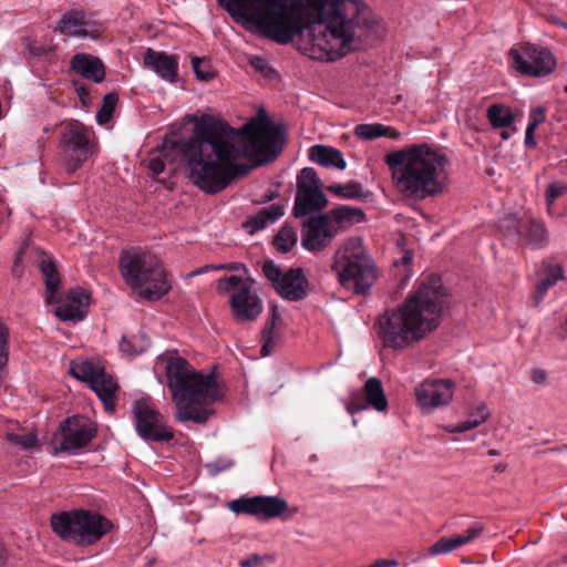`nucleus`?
<instances>
[{"instance_id": "393cba45", "label": "nucleus", "mask_w": 567, "mask_h": 567, "mask_svg": "<svg viewBox=\"0 0 567 567\" xmlns=\"http://www.w3.org/2000/svg\"><path fill=\"white\" fill-rule=\"evenodd\" d=\"M144 65L168 82H175L178 70V58L163 51L147 49Z\"/></svg>"}, {"instance_id": "864d4df0", "label": "nucleus", "mask_w": 567, "mask_h": 567, "mask_svg": "<svg viewBox=\"0 0 567 567\" xmlns=\"http://www.w3.org/2000/svg\"><path fill=\"white\" fill-rule=\"evenodd\" d=\"M6 563V556H4V549L2 545L0 544V567H3Z\"/></svg>"}, {"instance_id": "052dcab7", "label": "nucleus", "mask_w": 567, "mask_h": 567, "mask_svg": "<svg viewBox=\"0 0 567 567\" xmlns=\"http://www.w3.org/2000/svg\"><path fill=\"white\" fill-rule=\"evenodd\" d=\"M272 198H274V194H268V195L266 196L265 202H267V200H271Z\"/></svg>"}, {"instance_id": "423d86ee", "label": "nucleus", "mask_w": 567, "mask_h": 567, "mask_svg": "<svg viewBox=\"0 0 567 567\" xmlns=\"http://www.w3.org/2000/svg\"><path fill=\"white\" fill-rule=\"evenodd\" d=\"M120 271L125 282L145 300H158L171 289L162 262L150 252L134 248L123 250Z\"/></svg>"}, {"instance_id": "b1692460", "label": "nucleus", "mask_w": 567, "mask_h": 567, "mask_svg": "<svg viewBox=\"0 0 567 567\" xmlns=\"http://www.w3.org/2000/svg\"><path fill=\"white\" fill-rule=\"evenodd\" d=\"M484 530L482 523H473L464 534L454 535L451 537H441L427 550L429 555L437 556L449 554L466 544L474 542L481 536Z\"/></svg>"}, {"instance_id": "c9c22d12", "label": "nucleus", "mask_w": 567, "mask_h": 567, "mask_svg": "<svg viewBox=\"0 0 567 567\" xmlns=\"http://www.w3.org/2000/svg\"><path fill=\"white\" fill-rule=\"evenodd\" d=\"M297 233L290 226H284L274 238V246L281 252H288L297 244Z\"/></svg>"}, {"instance_id": "39448f33", "label": "nucleus", "mask_w": 567, "mask_h": 567, "mask_svg": "<svg viewBox=\"0 0 567 567\" xmlns=\"http://www.w3.org/2000/svg\"><path fill=\"white\" fill-rule=\"evenodd\" d=\"M446 162L444 153L425 143L413 144L385 156L396 189L408 197L422 199L442 192Z\"/></svg>"}, {"instance_id": "dca6fc26", "label": "nucleus", "mask_w": 567, "mask_h": 567, "mask_svg": "<svg viewBox=\"0 0 567 567\" xmlns=\"http://www.w3.org/2000/svg\"><path fill=\"white\" fill-rule=\"evenodd\" d=\"M509 55L513 66L523 75L542 78L556 68L553 54L542 47L524 44L519 49H511Z\"/></svg>"}, {"instance_id": "7c9ffc66", "label": "nucleus", "mask_w": 567, "mask_h": 567, "mask_svg": "<svg viewBox=\"0 0 567 567\" xmlns=\"http://www.w3.org/2000/svg\"><path fill=\"white\" fill-rule=\"evenodd\" d=\"M354 134L362 141H371L381 136H388L392 140L400 137L396 130L382 124H359L354 127Z\"/></svg>"}, {"instance_id": "13d9d810", "label": "nucleus", "mask_w": 567, "mask_h": 567, "mask_svg": "<svg viewBox=\"0 0 567 567\" xmlns=\"http://www.w3.org/2000/svg\"><path fill=\"white\" fill-rule=\"evenodd\" d=\"M498 454H499V453H498V451H496V450H493V449H492V450H489V451H488V455L496 456V455H498Z\"/></svg>"}, {"instance_id": "cd10ccee", "label": "nucleus", "mask_w": 567, "mask_h": 567, "mask_svg": "<svg viewBox=\"0 0 567 567\" xmlns=\"http://www.w3.org/2000/svg\"><path fill=\"white\" fill-rule=\"evenodd\" d=\"M324 214L327 215L333 228H336L337 233L347 226L359 224L365 220V214L361 208L351 207L348 205H340Z\"/></svg>"}, {"instance_id": "c85d7f7f", "label": "nucleus", "mask_w": 567, "mask_h": 567, "mask_svg": "<svg viewBox=\"0 0 567 567\" xmlns=\"http://www.w3.org/2000/svg\"><path fill=\"white\" fill-rule=\"evenodd\" d=\"M282 215L284 206L280 204H271L250 216L243 226L249 234H255L278 220Z\"/></svg>"}, {"instance_id": "4c0bfd02", "label": "nucleus", "mask_w": 567, "mask_h": 567, "mask_svg": "<svg viewBox=\"0 0 567 567\" xmlns=\"http://www.w3.org/2000/svg\"><path fill=\"white\" fill-rule=\"evenodd\" d=\"M192 64L194 73L198 80L209 81L215 76L214 70L205 59L195 56L192 59Z\"/></svg>"}, {"instance_id": "a18cd8bd", "label": "nucleus", "mask_w": 567, "mask_h": 567, "mask_svg": "<svg viewBox=\"0 0 567 567\" xmlns=\"http://www.w3.org/2000/svg\"><path fill=\"white\" fill-rule=\"evenodd\" d=\"M567 192V186H560L558 184H550L546 192V200L550 206L558 197Z\"/></svg>"}, {"instance_id": "37998d69", "label": "nucleus", "mask_w": 567, "mask_h": 567, "mask_svg": "<svg viewBox=\"0 0 567 567\" xmlns=\"http://www.w3.org/2000/svg\"><path fill=\"white\" fill-rule=\"evenodd\" d=\"M268 555L251 554L239 561L240 567H264L266 561H270Z\"/></svg>"}, {"instance_id": "f3484780", "label": "nucleus", "mask_w": 567, "mask_h": 567, "mask_svg": "<svg viewBox=\"0 0 567 567\" xmlns=\"http://www.w3.org/2000/svg\"><path fill=\"white\" fill-rule=\"evenodd\" d=\"M60 450L73 454L85 447L96 435L94 424L83 416L64 420L60 424Z\"/></svg>"}, {"instance_id": "9d476101", "label": "nucleus", "mask_w": 567, "mask_h": 567, "mask_svg": "<svg viewBox=\"0 0 567 567\" xmlns=\"http://www.w3.org/2000/svg\"><path fill=\"white\" fill-rule=\"evenodd\" d=\"M60 156L65 173L71 176L93 154L91 132L76 120L64 121L59 126Z\"/></svg>"}, {"instance_id": "7ed1b4c3", "label": "nucleus", "mask_w": 567, "mask_h": 567, "mask_svg": "<svg viewBox=\"0 0 567 567\" xmlns=\"http://www.w3.org/2000/svg\"><path fill=\"white\" fill-rule=\"evenodd\" d=\"M446 302L440 277L430 276L421 281L402 305L379 318V336L383 346L403 349L423 339L437 328Z\"/></svg>"}, {"instance_id": "f704fd0d", "label": "nucleus", "mask_w": 567, "mask_h": 567, "mask_svg": "<svg viewBox=\"0 0 567 567\" xmlns=\"http://www.w3.org/2000/svg\"><path fill=\"white\" fill-rule=\"evenodd\" d=\"M322 182L312 167L302 168L297 176V193L321 189Z\"/></svg>"}, {"instance_id": "20e7f679", "label": "nucleus", "mask_w": 567, "mask_h": 567, "mask_svg": "<svg viewBox=\"0 0 567 567\" xmlns=\"http://www.w3.org/2000/svg\"><path fill=\"white\" fill-rule=\"evenodd\" d=\"M159 359L165 363L167 388L176 406V419L179 422L206 423L213 413L207 405L223 396L216 377L197 371L177 354H163Z\"/></svg>"}, {"instance_id": "c03bdc74", "label": "nucleus", "mask_w": 567, "mask_h": 567, "mask_svg": "<svg viewBox=\"0 0 567 567\" xmlns=\"http://www.w3.org/2000/svg\"><path fill=\"white\" fill-rule=\"evenodd\" d=\"M546 121V111L542 106H537L532 109L529 114V122L528 125L533 126L535 128L538 127V125L543 124Z\"/></svg>"}, {"instance_id": "72a5a7b5", "label": "nucleus", "mask_w": 567, "mask_h": 567, "mask_svg": "<svg viewBox=\"0 0 567 567\" xmlns=\"http://www.w3.org/2000/svg\"><path fill=\"white\" fill-rule=\"evenodd\" d=\"M281 320L279 313L277 312V308H272L271 318L266 322L262 331H261V355H269L276 347V339L274 334V328L277 321Z\"/></svg>"}, {"instance_id": "4be33fe9", "label": "nucleus", "mask_w": 567, "mask_h": 567, "mask_svg": "<svg viewBox=\"0 0 567 567\" xmlns=\"http://www.w3.org/2000/svg\"><path fill=\"white\" fill-rule=\"evenodd\" d=\"M58 30L69 37L99 39L103 29L94 21L86 18L82 10L66 11L60 19Z\"/></svg>"}, {"instance_id": "bb28decb", "label": "nucleus", "mask_w": 567, "mask_h": 567, "mask_svg": "<svg viewBox=\"0 0 567 567\" xmlns=\"http://www.w3.org/2000/svg\"><path fill=\"white\" fill-rule=\"evenodd\" d=\"M328 198L321 189H312L305 193H296L293 216L297 218L306 217L318 213L328 206Z\"/></svg>"}, {"instance_id": "6e6d98bb", "label": "nucleus", "mask_w": 567, "mask_h": 567, "mask_svg": "<svg viewBox=\"0 0 567 567\" xmlns=\"http://www.w3.org/2000/svg\"><path fill=\"white\" fill-rule=\"evenodd\" d=\"M505 470H506V464H504V463H498L495 466V471L498 472V473H503Z\"/></svg>"}, {"instance_id": "473e14b6", "label": "nucleus", "mask_w": 567, "mask_h": 567, "mask_svg": "<svg viewBox=\"0 0 567 567\" xmlns=\"http://www.w3.org/2000/svg\"><path fill=\"white\" fill-rule=\"evenodd\" d=\"M327 190L344 199H362L368 197V192H364L362 185L358 182H349L344 185L331 184L327 186Z\"/></svg>"}, {"instance_id": "f03ea898", "label": "nucleus", "mask_w": 567, "mask_h": 567, "mask_svg": "<svg viewBox=\"0 0 567 567\" xmlns=\"http://www.w3.org/2000/svg\"><path fill=\"white\" fill-rule=\"evenodd\" d=\"M188 121L194 124L192 135L173 142L172 147L185 159L193 184L207 194H216L248 174V166L237 164L241 156L260 166L274 162L284 148L280 127L265 112L240 131L208 113L190 115Z\"/></svg>"}, {"instance_id": "9b49d317", "label": "nucleus", "mask_w": 567, "mask_h": 567, "mask_svg": "<svg viewBox=\"0 0 567 567\" xmlns=\"http://www.w3.org/2000/svg\"><path fill=\"white\" fill-rule=\"evenodd\" d=\"M217 289L229 293V305L237 321H254L262 312V302L251 290L248 279L227 276L218 280Z\"/></svg>"}, {"instance_id": "2eb2a0df", "label": "nucleus", "mask_w": 567, "mask_h": 567, "mask_svg": "<svg viewBox=\"0 0 567 567\" xmlns=\"http://www.w3.org/2000/svg\"><path fill=\"white\" fill-rule=\"evenodd\" d=\"M133 412L136 432L143 440L163 443L173 439V431L165 416L148 400L136 401Z\"/></svg>"}, {"instance_id": "2f4dec72", "label": "nucleus", "mask_w": 567, "mask_h": 567, "mask_svg": "<svg viewBox=\"0 0 567 567\" xmlns=\"http://www.w3.org/2000/svg\"><path fill=\"white\" fill-rule=\"evenodd\" d=\"M486 116L494 128L509 127L514 123V115L511 109L503 104L489 105Z\"/></svg>"}, {"instance_id": "4d7b16f0", "label": "nucleus", "mask_w": 567, "mask_h": 567, "mask_svg": "<svg viewBox=\"0 0 567 567\" xmlns=\"http://www.w3.org/2000/svg\"><path fill=\"white\" fill-rule=\"evenodd\" d=\"M470 417H472V419L480 417V405L476 408L475 412L471 413Z\"/></svg>"}, {"instance_id": "09e8293b", "label": "nucleus", "mask_w": 567, "mask_h": 567, "mask_svg": "<svg viewBox=\"0 0 567 567\" xmlns=\"http://www.w3.org/2000/svg\"><path fill=\"white\" fill-rule=\"evenodd\" d=\"M535 130H536L535 127L527 125L526 132H525L526 147H535L536 146V142L534 138Z\"/></svg>"}, {"instance_id": "a211bd4d", "label": "nucleus", "mask_w": 567, "mask_h": 567, "mask_svg": "<svg viewBox=\"0 0 567 567\" xmlns=\"http://www.w3.org/2000/svg\"><path fill=\"white\" fill-rule=\"evenodd\" d=\"M236 514H248L256 517L275 518L288 511V503L277 496L240 497L229 503Z\"/></svg>"}, {"instance_id": "de8ad7c7", "label": "nucleus", "mask_w": 567, "mask_h": 567, "mask_svg": "<svg viewBox=\"0 0 567 567\" xmlns=\"http://www.w3.org/2000/svg\"><path fill=\"white\" fill-rule=\"evenodd\" d=\"M150 169L154 175H159L165 169V163L162 158L156 157L150 161Z\"/></svg>"}, {"instance_id": "f8f14e48", "label": "nucleus", "mask_w": 567, "mask_h": 567, "mask_svg": "<svg viewBox=\"0 0 567 567\" xmlns=\"http://www.w3.org/2000/svg\"><path fill=\"white\" fill-rule=\"evenodd\" d=\"M499 230L508 241L523 248L539 250L549 244V233L540 219L506 217Z\"/></svg>"}, {"instance_id": "e433bc0d", "label": "nucleus", "mask_w": 567, "mask_h": 567, "mask_svg": "<svg viewBox=\"0 0 567 567\" xmlns=\"http://www.w3.org/2000/svg\"><path fill=\"white\" fill-rule=\"evenodd\" d=\"M118 102V95L115 92H110L104 95L101 109L96 112V121L103 125L111 121Z\"/></svg>"}, {"instance_id": "8fccbe9b", "label": "nucleus", "mask_w": 567, "mask_h": 567, "mask_svg": "<svg viewBox=\"0 0 567 567\" xmlns=\"http://www.w3.org/2000/svg\"><path fill=\"white\" fill-rule=\"evenodd\" d=\"M547 374L542 369H534L532 372V380L537 384H542L546 381Z\"/></svg>"}, {"instance_id": "1a4fd4ad", "label": "nucleus", "mask_w": 567, "mask_h": 567, "mask_svg": "<svg viewBox=\"0 0 567 567\" xmlns=\"http://www.w3.org/2000/svg\"><path fill=\"white\" fill-rule=\"evenodd\" d=\"M38 267L45 284V300L48 303H56L55 315L63 321H80L86 315L89 295L85 290L71 289L63 299L58 300L56 293L60 290L61 279L52 258L44 251L38 252Z\"/></svg>"}, {"instance_id": "79ce46f5", "label": "nucleus", "mask_w": 567, "mask_h": 567, "mask_svg": "<svg viewBox=\"0 0 567 567\" xmlns=\"http://www.w3.org/2000/svg\"><path fill=\"white\" fill-rule=\"evenodd\" d=\"M8 440L16 445H20L24 450L32 449L37 445V436L34 434L19 435L10 433L8 434Z\"/></svg>"}, {"instance_id": "0eeeda50", "label": "nucleus", "mask_w": 567, "mask_h": 567, "mask_svg": "<svg viewBox=\"0 0 567 567\" xmlns=\"http://www.w3.org/2000/svg\"><path fill=\"white\" fill-rule=\"evenodd\" d=\"M340 285L357 295H367L377 280V267L360 238L352 237L336 251L331 266Z\"/></svg>"}, {"instance_id": "58836bf2", "label": "nucleus", "mask_w": 567, "mask_h": 567, "mask_svg": "<svg viewBox=\"0 0 567 567\" xmlns=\"http://www.w3.org/2000/svg\"><path fill=\"white\" fill-rule=\"evenodd\" d=\"M146 340L144 338L133 337L132 339L123 337L120 343L122 352L127 354H138L145 350Z\"/></svg>"}, {"instance_id": "412c9836", "label": "nucleus", "mask_w": 567, "mask_h": 567, "mask_svg": "<svg viewBox=\"0 0 567 567\" xmlns=\"http://www.w3.org/2000/svg\"><path fill=\"white\" fill-rule=\"evenodd\" d=\"M453 386L451 380H424L414 390L417 404L426 412L446 405L453 398Z\"/></svg>"}, {"instance_id": "49530a36", "label": "nucleus", "mask_w": 567, "mask_h": 567, "mask_svg": "<svg viewBox=\"0 0 567 567\" xmlns=\"http://www.w3.org/2000/svg\"><path fill=\"white\" fill-rule=\"evenodd\" d=\"M27 49L29 54L35 58L47 56L51 52L49 48L37 42H29Z\"/></svg>"}, {"instance_id": "5701e85b", "label": "nucleus", "mask_w": 567, "mask_h": 567, "mask_svg": "<svg viewBox=\"0 0 567 567\" xmlns=\"http://www.w3.org/2000/svg\"><path fill=\"white\" fill-rule=\"evenodd\" d=\"M70 69L82 79L93 83L104 81L105 65L99 56L89 53H76L70 60Z\"/></svg>"}, {"instance_id": "ea45409f", "label": "nucleus", "mask_w": 567, "mask_h": 567, "mask_svg": "<svg viewBox=\"0 0 567 567\" xmlns=\"http://www.w3.org/2000/svg\"><path fill=\"white\" fill-rule=\"evenodd\" d=\"M487 417H488L487 408L484 404H481L480 405V417H476V419L468 417V420L456 424L455 427L453 429V432L462 433V432H466L468 430L475 429V427L480 426L482 423H484Z\"/></svg>"}, {"instance_id": "ddd939ff", "label": "nucleus", "mask_w": 567, "mask_h": 567, "mask_svg": "<svg viewBox=\"0 0 567 567\" xmlns=\"http://www.w3.org/2000/svg\"><path fill=\"white\" fill-rule=\"evenodd\" d=\"M261 269L264 276L282 298L290 301H299L307 297L308 280L302 269H282L271 259L264 260Z\"/></svg>"}, {"instance_id": "aec40b11", "label": "nucleus", "mask_w": 567, "mask_h": 567, "mask_svg": "<svg viewBox=\"0 0 567 567\" xmlns=\"http://www.w3.org/2000/svg\"><path fill=\"white\" fill-rule=\"evenodd\" d=\"M367 408H373L378 412H383L388 408L382 382L375 377L369 378L361 391L351 393L346 403L347 411L352 415Z\"/></svg>"}, {"instance_id": "6e6552de", "label": "nucleus", "mask_w": 567, "mask_h": 567, "mask_svg": "<svg viewBox=\"0 0 567 567\" xmlns=\"http://www.w3.org/2000/svg\"><path fill=\"white\" fill-rule=\"evenodd\" d=\"M50 525L62 540L75 546H92L113 527L102 514L84 508L52 514Z\"/></svg>"}, {"instance_id": "4468645a", "label": "nucleus", "mask_w": 567, "mask_h": 567, "mask_svg": "<svg viewBox=\"0 0 567 567\" xmlns=\"http://www.w3.org/2000/svg\"><path fill=\"white\" fill-rule=\"evenodd\" d=\"M70 373L75 379L89 383L90 388L103 402L106 411H114L115 393L118 386L103 367L92 361L73 362Z\"/></svg>"}, {"instance_id": "3c124183", "label": "nucleus", "mask_w": 567, "mask_h": 567, "mask_svg": "<svg viewBox=\"0 0 567 567\" xmlns=\"http://www.w3.org/2000/svg\"><path fill=\"white\" fill-rule=\"evenodd\" d=\"M23 254H24V246H22L19 249L18 254H17V257H16V260H14V265L12 267V271H13L14 275H17L18 271H19V267H20V262L22 261V255Z\"/></svg>"}, {"instance_id": "6ab92c4d", "label": "nucleus", "mask_w": 567, "mask_h": 567, "mask_svg": "<svg viewBox=\"0 0 567 567\" xmlns=\"http://www.w3.org/2000/svg\"><path fill=\"white\" fill-rule=\"evenodd\" d=\"M338 235L326 214L309 217L302 221L301 245L311 252L327 248Z\"/></svg>"}, {"instance_id": "603ef678", "label": "nucleus", "mask_w": 567, "mask_h": 567, "mask_svg": "<svg viewBox=\"0 0 567 567\" xmlns=\"http://www.w3.org/2000/svg\"><path fill=\"white\" fill-rule=\"evenodd\" d=\"M251 65L257 69V70H260V71H264V68L266 65V62L264 59L261 58H254L251 60Z\"/></svg>"}, {"instance_id": "5fc2aeb1", "label": "nucleus", "mask_w": 567, "mask_h": 567, "mask_svg": "<svg viewBox=\"0 0 567 567\" xmlns=\"http://www.w3.org/2000/svg\"><path fill=\"white\" fill-rule=\"evenodd\" d=\"M239 267H244V266L243 265L239 266V265H236V264H228V265L223 266L221 268L229 269V270H238Z\"/></svg>"}, {"instance_id": "a19ab883", "label": "nucleus", "mask_w": 567, "mask_h": 567, "mask_svg": "<svg viewBox=\"0 0 567 567\" xmlns=\"http://www.w3.org/2000/svg\"><path fill=\"white\" fill-rule=\"evenodd\" d=\"M72 85L83 106H89L92 103L91 86L83 83L81 80H72Z\"/></svg>"}, {"instance_id": "c756f323", "label": "nucleus", "mask_w": 567, "mask_h": 567, "mask_svg": "<svg viewBox=\"0 0 567 567\" xmlns=\"http://www.w3.org/2000/svg\"><path fill=\"white\" fill-rule=\"evenodd\" d=\"M309 159L323 167L333 166L338 169H344L347 167L342 153L330 146L315 145L310 147Z\"/></svg>"}, {"instance_id": "f257e3e1", "label": "nucleus", "mask_w": 567, "mask_h": 567, "mask_svg": "<svg viewBox=\"0 0 567 567\" xmlns=\"http://www.w3.org/2000/svg\"><path fill=\"white\" fill-rule=\"evenodd\" d=\"M236 22L279 44L299 38L309 58L336 61L357 51L374 24L360 0H217Z\"/></svg>"}, {"instance_id": "a878e982", "label": "nucleus", "mask_w": 567, "mask_h": 567, "mask_svg": "<svg viewBox=\"0 0 567 567\" xmlns=\"http://www.w3.org/2000/svg\"><path fill=\"white\" fill-rule=\"evenodd\" d=\"M538 282L535 286L533 300L535 306L543 302L548 290L554 287L559 280L565 279L564 268L558 264H553L549 260H543L539 270L537 271Z\"/></svg>"}, {"instance_id": "bf43d9fd", "label": "nucleus", "mask_w": 567, "mask_h": 567, "mask_svg": "<svg viewBox=\"0 0 567 567\" xmlns=\"http://www.w3.org/2000/svg\"><path fill=\"white\" fill-rule=\"evenodd\" d=\"M502 138L507 140L509 137V134L507 132H502Z\"/></svg>"}, {"instance_id": "680f3d73", "label": "nucleus", "mask_w": 567, "mask_h": 567, "mask_svg": "<svg viewBox=\"0 0 567 567\" xmlns=\"http://www.w3.org/2000/svg\"><path fill=\"white\" fill-rule=\"evenodd\" d=\"M565 92L567 93V85H566V87H565Z\"/></svg>"}]
</instances>
